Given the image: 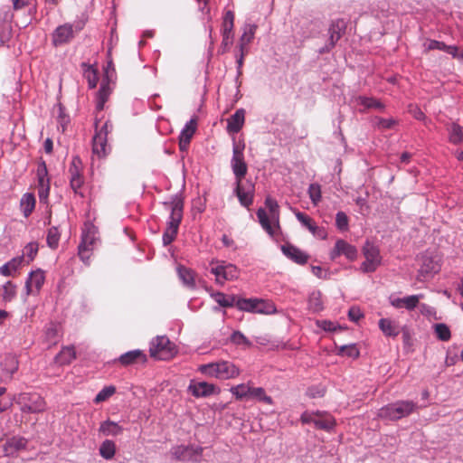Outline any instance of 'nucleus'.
<instances>
[{
    "instance_id": "obj_1",
    "label": "nucleus",
    "mask_w": 463,
    "mask_h": 463,
    "mask_svg": "<svg viewBox=\"0 0 463 463\" xmlns=\"http://www.w3.org/2000/svg\"><path fill=\"white\" fill-rule=\"evenodd\" d=\"M164 206L166 210L170 211L166 228L162 237L164 246H167L175 241L178 233L183 219L184 203L180 198L175 197L169 202H165Z\"/></svg>"
},
{
    "instance_id": "obj_2",
    "label": "nucleus",
    "mask_w": 463,
    "mask_h": 463,
    "mask_svg": "<svg viewBox=\"0 0 463 463\" xmlns=\"http://www.w3.org/2000/svg\"><path fill=\"white\" fill-rule=\"evenodd\" d=\"M199 371L209 376L220 380L234 379L240 375V369L233 363L230 361H219L216 363H210L202 364Z\"/></svg>"
},
{
    "instance_id": "obj_3",
    "label": "nucleus",
    "mask_w": 463,
    "mask_h": 463,
    "mask_svg": "<svg viewBox=\"0 0 463 463\" xmlns=\"http://www.w3.org/2000/svg\"><path fill=\"white\" fill-rule=\"evenodd\" d=\"M98 229L90 222L84 223L81 232V241L78 247V254L80 259L86 265L90 264V259L93 247L98 240Z\"/></svg>"
},
{
    "instance_id": "obj_4",
    "label": "nucleus",
    "mask_w": 463,
    "mask_h": 463,
    "mask_svg": "<svg viewBox=\"0 0 463 463\" xmlns=\"http://www.w3.org/2000/svg\"><path fill=\"white\" fill-rule=\"evenodd\" d=\"M236 307L241 311L250 313L264 315H272L277 313L276 306L272 301L257 298H238Z\"/></svg>"
},
{
    "instance_id": "obj_5",
    "label": "nucleus",
    "mask_w": 463,
    "mask_h": 463,
    "mask_svg": "<svg viewBox=\"0 0 463 463\" xmlns=\"http://www.w3.org/2000/svg\"><path fill=\"white\" fill-rule=\"evenodd\" d=\"M14 401L23 413H40L46 410L45 400L35 392H21Z\"/></svg>"
},
{
    "instance_id": "obj_6",
    "label": "nucleus",
    "mask_w": 463,
    "mask_h": 463,
    "mask_svg": "<svg viewBox=\"0 0 463 463\" xmlns=\"http://www.w3.org/2000/svg\"><path fill=\"white\" fill-rule=\"evenodd\" d=\"M303 424H314L316 429L330 432L334 430L336 422L335 418L324 411H306L300 416Z\"/></svg>"
},
{
    "instance_id": "obj_7",
    "label": "nucleus",
    "mask_w": 463,
    "mask_h": 463,
    "mask_svg": "<svg viewBox=\"0 0 463 463\" xmlns=\"http://www.w3.org/2000/svg\"><path fill=\"white\" fill-rule=\"evenodd\" d=\"M418 262L420 279L432 278L441 268V258L436 251H425L419 257Z\"/></svg>"
},
{
    "instance_id": "obj_8",
    "label": "nucleus",
    "mask_w": 463,
    "mask_h": 463,
    "mask_svg": "<svg viewBox=\"0 0 463 463\" xmlns=\"http://www.w3.org/2000/svg\"><path fill=\"white\" fill-rule=\"evenodd\" d=\"M244 148L245 144L243 142H236L233 138L231 168L235 180H242L248 172V165L244 158Z\"/></svg>"
},
{
    "instance_id": "obj_9",
    "label": "nucleus",
    "mask_w": 463,
    "mask_h": 463,
    "mask_svg": "<svg viewBox=\"0 0 463 463\" xmlns=\"http://www.w3.org/2000/svg\"><path fill=\"white\" fill-rule=\"evenodd\" d=\"M150 355L157 360H168L174 356L175 345L165 335H158L152 340L149 347Z\"/></svg>"
},
{
    "instance_id": "obj_10",
    "label": "nucleus",
    "mask_w": 463,
    "mask_h": 463,
    "mask_svg": "<svg viewBox=\"0 0 463 463\" xmlns=\"http://www.w3.org/2000/svg\"><path fill=\"white\" fill-rule=\"evenodd\" d=\"M172 457L178 461L201 462L203 448L195 445H177L171 449Z\"/></svg>"
},
{
    "instance_id": "obj_11",
    "label": "nucleus",
    "mask_w": 463,
    "mask_h": 463,
    "mask_svg": "<svg viewBox=\"0 0 463 463\" xmlns=\"http://www.w3.org/2000/svg\"><path fill=\"white\" fill-rule=\"evenodd\" d=\"M210 272L215 276V282L219 285H223L226 281L235 279L239 276L237 267L225 261L212 262Z\"/></svg>"
},
{
    "instance_id": "obj_12",
    "label": "nucleus",
    "mask_w": 463,
    "mask_h": 463,
    "mask_svg": "<svg viewBox=\"0 0 463 463\" xmlns=\"http://www.w3.org/2000/svg\"><path fill=\"white\" fill-rule=\"evenodd\" d=\"M363 254L365 260L361 264V270L364 273H371L377 269L381 265L382 257L377 246L369 241H366L363 247Z\"/></svg>"
},
{
    "instance_id": "obj_13",
    "label": "nucleus",
    "mask_w": 463,
    "mask_h": 463,
    "mask_svg": "<svg viewBox=\"0 0 463 463\" xmlns=\"http://www.w3.org/2000/svg\"><path fill=\"white\" fill-rule=\"evenodd\" d=\"M36 178H37V192L38 197L41 203L47 204L49 194H50V178L48 175V170L46 163L42 160L38 163L37 170H36Z\"/></svg>"
},
{
    "instance_id": "obj_14",
    "label": "nucleus",
    "mask_w": 463,
    "mask_h": 463,
    "mask_svg": "<svg viewBox=\"0 0 463 463\" xmlns=\"http://www.w3.org/2000/svg\"><path fill=\"white\" fill-rule=\"evenodd\" d=\"M81 29L82 26L80 24L75 25L66 23L59 25L52 34V44L57 47L69 43Z\"/></svg>"
},
{
    "instance_id": "obj_15",
    "label": "nucleus",
    "mask_w": 463,
    "mask_h": 463,
    "mask_svg": "<svg viewBox=\"0 0 463 463\" xmlns=\"http://www.w3.org/2000/svg\"><path fill=\"white\" fill-rule=\"evenodd\" d=\"M346 29V23L343 19H336L331 22L328 28V40L324 47L319 49V53L329 52L341 39Z\"/></svg>"
},
{
    "instance_id": "obj_16",
    "label": "nucleus",
    "mask_w": 463,
    "mask_h": 463,
    "mask_svg": "<svg viewBox=\"0 0 463 463\" xmlns=\"http://www.w3.org/2000/svg\"><path fill=\"white\" fill-rule=\"evenodd\" d=\"M234 194L237 196L240 204L245 208H249L254 200L255 185L252 182L248 181L246 184L242 180H235Z\"/></svg>"
},
{
    "instance_id": "obj_17",
    "label": "nucleus",
    "mask_w": 463,
    "mask_h": 463,
    "mask_svg": "<svg viewBox=\"0 0 463 463\" xmlns=\"http://www.w3.org/2000/svg\"><path fill=\"white\" fill-rule=\"evenodd\" d=\"M342 255L348 260L353 261L357 257V250L346 241L339 239L335 241V247L331 250L329 257L332 260H335Z\"/></svg>"
},
{
    "instance_id": "obj_18",
    "label": "nucleus",
    "mask_w": 463,
    "mask_h": 463,
    "mask_svg": "<svg viewBox=\"0 0 463 463\" xmlns=\"http://www.w3.org/2000/svg\"><path fill=\"white\" fill-rule=\"evenodd\" d=\"M188 391L195 398L209 397L213 394H219L221 390L219 387L207 382H194L191 381Z\"/></svg>"
},
{
    "instance_id": "obj_19",
    "label": "nucleus",
    "mask_w": 463,
    "mask_h": 463,
    "mask_svg": "<svg viewBox=\"0 0 463 463\" xmlns=\"http://www.w3.org/2000/svg\"><path fill=\"white\" fill-rule=\"evenodd\" d=\"M45 281V276L42 269L31 271L25 281V295H37Z\"/></svg>"
},
{
    "instance_id": "obj_20",
    "label": "nucleus",
    "mask_w": 463,
    "mask_h": 463,
    "mask_svg": "<svg viewBox=\"0 0 463 463\" xmlns=\"http://www.w3.org/2000/svg\"><path fill=\"white\" fill-rule=\"evenodd\" d=\"M28 440L21 436H13L6 439L3 445V450L5 456H14L19 451L25 449Z\"/></svg>"
},
{
    "instance_id": "obj_21",
    "label": "nucleus",
    "mask_w": 463,
    "mask_h": 463,
    "mask_svg": "<svg viewBox=\"0 0 463 463\" xmlns=\"http://www.w3.org/2000/svg\"><path fill=\"white\" fill-rule=\"evenodd\" d=\"M293 212L297 220L301 223V225L307 229L314 236L320 239L326 238L325 231L318 227L317 223L312 220V218L299 211L294 210Z\"/></svg>"
},
{
    "instance_id": "obj_22",
    "label": "nucleus",
    "mask_w": 463,
    "mask_h": 463,
    "mask_svg": "<svg viewBox=\"0 0 463 463\" xmlns=\"http://www.w3.org/2000/svg\"><path fill=\"white\" fill-rule=\"evenodd\" d=\"M196 120L191 118L185 123L179 135V148L181 151H186L191 139L196 130Z\"/></svg>"
},
{
    "instance_id": "obj_23",
    "label": "nucleus",
    "mask_w": 463,
    "mask_h": 463,
    "mask_svg": "<svg viewBox=\"0 0 463 463\" xmlns=\"http://www.w3.org/2000/svg\"><path fill=\"white\" fill-rule=\"evenodd\" d=\"M110 151L105 132L95 133L92 138V153L99 158L105 157Z\"/></svg>"
},
{
    "instance_id": "obj_24",
    "label": "nucleus",
    "mask_w": 463,
    "mask_h": 463,
    "mask_svg": "<svg viewBox=\"0 0 463 463\" xmlns=\"http://www.w3.org/2000/svg\"><path fill=\"white\" fill-rule=\"evenodd\" d=\"M118 361L124 366L139 363L145 364L146 362V355L142 350L135 349L122 354Z\"/></svg>"
},
{
    "instance_id": "obj_25",
    "label": "nucleus",
    "mask_w": 463,
    "mask_h": 463,
    "mask_svg": "<svg viewBox=\"0 0 463 463\" xmlns=\"http://www.w3.org/2000/svg\"><path fill=\"white\" fill-rule=\"evenodd\" d=\"M281 250L285 256L298 264L303 265L308 260L307 254L292 244L282 245Z\"/></svg>"
},
{
    "instance_id": "obj_26",
    "label": "nucleus",
    "mask_w": 463,
    "mask_h": 463,
    "mask_svg": "<svg viewBox=\"0 0 463 463\" xmlns=\"http://www.w3.org/2000/svg\"><path fill=\"white\" fill-rule=\"evenodd\" d=\"M245 121V110L237 109L233 115L227 119V131L229 133H238L243 127Z\"/></svg>"
},
{
    "instance_id": "obj_27",
    "label": "nucleus",
    "mask_w": 463,
    "mask_h": 463,
    "mask_svg": "<svg viewBox=\"0 0 463 463\" xmlns=\"http://www.w3.org/2000/svg\"><path fill=\"white\" fill-rule=\"evenodd\" d=\"M380 415L382 417L389 418L390 420H398L403 417L404 415V404L403 403H394L389 404L384 408L381 409Z\"/></svg>"
},
{
    "instance_id": "obj_28",
    "label": "nucleus",
    "mask_w": 463,
    "mask_h": 463,
    "mask_svg": "<svg viewBox=\"0 0 463 463\" xmlns=\"http://www.w3.org/2000/svg\"><path fill=\"white\" fill-rule=\"evenodd\" d=\"M379 328L383 334L388 337H395L401 332L399 325L389 318H381L379 320Z\"/></svg>"
},
{
    "instance_id": "obj_29",
    "label": "nucleus",
    "mask_w": 463,
    "mask_h": 463,
    "mask_svg": "<svg viewBox=\"0 0 463 463\" xmlns=\"http://www.w3.org/2000/svg\"><path fill=\"white\" fill-rule=\"evenodd\" d=\"M36 199L33 193H25L20 200V210L25 218H28L33 212Z\"/></svg>"
},
{
    "instance_id": "obj_30",
    "label": "nucleus",
    "mask_w": 463,
    "mask_h": 463,
    "mask_svg": "<svg viewBox=\"0 0 463 463\" xmlns=\"http://www.w3.org/2000/svg\"><path fill=\"white\" fill-rule=\"evenodd\" d=\"M307 308L313 314L319 313L324 309L322 294L319 290H313L309 293L307 298Z\"/></svg>"
},
{
    "instance_id": "obj_31",
    "label": "nucleus",
    "mask_w": 463,
    "mask_h": 463,
    "mask_svg": "<svg viewBox=\"0 0 463 463\" xmlns=\"http://www.w3.org/2000/svg\"><path fill=\"white\" fill-rule=\"evenodd\" d=\"M447 132L449 141L453 145L463 143V127L458 123H450L447 125Z\"/></svg>"
},
{
    "instance_id": "obj_32",
    "label": "nucleus",
    "mask_w": 463,
    "mask_h": 463,
    "mask_svg": "<svg viewBox=\"0 0 463 463\" xmlns=\"http://www.w3.org/2000/svg\"><path fill=\"white\" fill-rule=\"evenodd\" d=\"M99 431L104 436L116 437L123 432V427H121L120 425H118V423L115 421L107 420L100 423Z\"/></svg>"
},
{
    "instance_id": "obj_33",
    "label": "nucleus",
    "mask_w": 463,
    "mask_h": 463,
    "mask_svg": "<svg viewBox=\"0 0 463 463\" xmlns=\"http://www.w3.org/2000/svg\"><path fill=\"white\" fill-rule=\"evenodd\" d=\"M111 93V88L109 86V80L103 79L98 91L97 105L96 108L99 110H102L106 101L108 100Z\"/></svg>"
},
{
    "instance_id": "obj_34",
    "label": "nucleus",
    "mask_w": 463,
    "mask_h": 463,
    "mask_svg": "<svg viewBox=\"0 0 463 463\" xmlns=\"http://www.w3.org/2000/svg\"><path fill=\"white\" fill-rule=\"evenodd\" d=\"M76 358V352L73 346H65L56 354L54 361L59 365L71 364Z\"/></svg>"
},
{
    "instance_id": "obj_35",
    "label": "nucleus",
    "mask_w": 463,
    "mask_h": 463,
    "mask_svg": "<svg viewBox=\"0 0 463 463\" xmlns=\"http://www.w3.org/2000/svg\"><path fill=\"white\" fill-rule=\"evenodd\" d=\"M24 256L15 257L0 267V275L5 277L12 276L21 267Z\"/></svg>"
},
{
    "instance_id": "obj_36",
    "label": "nucleus",
    "mask_w": 463,
    "mask_h": 463,
    "mask_svg": "<svg viewBox=\"0 0 463 463\" xmlns=\"http://www.w3.org/2000/svg\"><path fill=\"white\" fill-rule=\"evenodd\" d=\"M212 298L219 304L222 307H236L237 298L235 296L226 295L222 292H212Z\"/></svg>"
},
{
    "instance_id": "obj_37",
    "label": "nucleus",
    "mask_w": 463,
    "mask_h": 463,
    "mask_svg": "<svg viewBox=\"0 0 463 463\" xmlns=\"http://www.w3.org/2000/svg\"><path fill=\"white\" fill-rule=\"evenodd\" d=\"M81 66L83 68V76L88 81L89 88H96L99 80L97 69L94 66L85 62H83Z\"/></svg>"
},
{
    "instance_id": "obj_38",
    "label": "nucleus",
    "mask_w": 463,
    "mask_h": 463,
    "mask_svg": "<svg viewBox=\"0 0 463 463\" xmlns=\"http://www.w3.org/2000/svg\"><path fill=\"white\" fill-rule=\"evenodd\" d=\"M12 8L17 12L27 8L29 14H34L37 11V0H11Z\"/></svg>"
},
{
    "instance_id": "obj_39",
    "label": "nucleus",
    "mask_w": 463,
    "mask_h": 463,
    "mask_svg": "<svg viewBox=\"0 0 463 463\" xmlns=\"http://www.w3.org/2000/svg\"><path fill=\"white\" fill-rule=\"evenodd\" d=\"M177 273L184 285L191 288L195 287L194 273L192 269L180 265L177 267Z\"/></svg>"
},
{
    "instance_id": "obj_40",
    "label": "nucleus",
    "mask_w": 463,
    "mask_h": 463,
    "mask_svg": "<svg viewBox=\"0 0 463 463\" xmlns=\"http://www.w3.org/2000/svg\"><path fill=\"white\" fill-rule=\"evenodd\" d=\"M255 31H256V25H253V24L245 25V27L243 29V33L240 38V43H239L240 50H247L248 44L254 38Z\"/></svg>"
},
{
    "instance_id": "obj_41",
    "label": "nucleus",
    "mask_w": 463,
    "mask_h": 463,
    "mask_svg": "<svg viewBox=\"0 0 463 463\" xmlns=\"http://www.w3.org/2000/svg\"><path fill=\"white\" fill-rule=\"evenodd\" d=\"M16 296V286L12 281L5 282L0 288V297L4 302H11Z\"/></svg>"
},
{
    "instance_id": "obj_42",
    "label": "nucleus",
    "mask_w": 463,
    "mask_h": 463,
    "mask_svg": "<svg viewBox=\"0 0 463 463\" xmlns=\"http://www.w3.org/2000/svg\"><path fill=\"white\" fill-rule=\"evenodd\" d=\"M99 454L105 459H111L116 453V444L113 440L106 439L99 447Z\"/></svg>"
},
{
    "instance_id": "obj_43",
    "label": "nucleus",
    "mask_w": 463,
    "mask_h": 463,
    "mask_svg": "<svg viewBox=\"0 0 463 463\" xmlns=\"http://www.w3.org/2000/svg\"><path fill=\"white\" fill-rule=\"evenodd\" d=\"M250 389L251 386L250 385V383H240L231 387L230 392L237 400H242L250 396Z\"/></svg>"
},
{
    "instance_id": "obj_44",
    "label": "nucleus",
    "mask_w": 463,
    "mask_h": 463,
    "mask_svg": "<svg viewBox=\"0 0 463 463\" xmlns=\"http://www.w3.org/2000/svg\"><path fill=\"white\" fill-rule=\"evenodd\" d=\"M356 100L359 105L364 106L365 109H376L379 110L384 109V105L380 100L372 97L359 96Z\"/></svg>"
},
{
    "instance_id": "obj_45",
    "label": "nucleus",
    "mask_w": 463,
    "mask_h": 463,
    "mask_svg": "<svg viewBox=\"0 0 463 463\" xmlns=\"http://www.w3.org/2000/svg\"><path fill=\"white\" fill-rule=\"evenodd\" d=\"M250 398L255 399L259 402H263L269 405L273 404V399L266 394L262 387H252L250 392Z\"/></svg>"
},
{
    "instance_id": "obj_46",
    "label": "nucleus",
    "mask_w": 463,
    "mask_h": 463,
    "mask_svg": "<svg viewBox=\"0 0 463 463\" xmlns=\"http://www.w3.org/2000/svg\"><path fill=\"white\" fill-rule=\"evenodd\" d=\"M257 217L261 227L270 235L274 234V227L271 225L266 211L263 208L258 209Z\"/></svg>"
},
{
    "instance_id": "obj_47",
    "label": "nucleus",
    "mask_w": 463,
    "mask_h": 463,
    "mask_svg": "<svg viewBox=\"0 0 463 463\" xmlns=\"http://www.w3.org/2000/svg\"><path fill=\"white\" fill-rule=\"evenodd\" d=\"M265 205L269 211L270 218L275 222V225L279 227V204L278 202L270 196H267L265 199Z\"/></svg>"
},
{
    "instance_id": "obj_48",
    "label": "nucleus",
    "mask_w": 463,
    "mask_h": 463,
    "mask_svg": "<svg viewBox=\"0 0 463 463\" xmlns=\"http://www.w3.org/2000/svg\"><path fill=\"white\" fill-rule=\"evenodd\" d=\"M337 354L355 359L360 355V352L355 344H350L341 345L338 348Z\"/></svg>"
},
{
    "instance_id": "obj_49",
    "label": "nucleus",
    "mask_w": 463,
    "mask_h": 463,
    "mask_svg": "<svg viewBox=\"0 0 463 463\" xmlns=\"http://www.w3.org/2000/svg\"><path fill=\"white\" fill-rule=\"evenodd\" d=\"M307 194L309 195V198H310L312 203L315 206H317L322 199L320 184H318L317 183L310 184L308 186V189H307Z\"/></svg>"
},
{
    "instance_id": "obj_50",
    "label": "nucleus",
    "mask_w": 463,
    "mask_h": 463,
    "mask_svg": "<svg viewBox=\"0 0 463 463\" xmlns=\"http://www.w3.org/2000/svg\"><path fill=\"white\" fill-rule=\"evenodd\" d=\"M68 172L70 177L82 175V162L78 156L72 157Z\"/></svg>"
},
{
    "instance_id": "obj_51",
    "label": "nucleus",
    "mask_w": 463,
    "mask_h": 463,
    "mask_svg": "<svg viewBox=\"0 0 463 463\" xmlns=\"http://www.w3.org/2000/svg\"><path fill=\"white\" fill-rule=\"evenodd\" d=\"M116 392V387L113 385L105 386L102 388L94 399L95 403H100L108 400Z\"/></svg>"
},
{
    "instance_id": "obj_52",
    "label": "nucleus",
    "mask_w": 463,
    "mask_h": 463,
    "mask_svg": "<svg viewBox=\"0 0 463 463\" xmlns=\"http://www.w3.org/2000/svg\"><path fill=\"white\" fill-rule=\"evenodd\" d=\"M435 334L441 341H449L451 337L450 330L445 324L439 323L434 326Z\"/></svg>"
},
{
    "instance_id": "obj_53",
    "label": "nucleus",
    "mask_w": 463,
    "mask_h": 463,
    "mask_svg": "<svg viewBox=\"0 0 463 463\" xmlns=\"http://www.w3.org/2000/svg\"><path fill=\"white\" fill-rule=\"evenodd\" d=\"M59 331L55 325L50 324L45 329V339L50 345H54L59 339Z\"/></svg>"
},
{
    "instance_id": "obj_54",
    "label": "nucleus",
    "mask_w": 463,
    "mask_h": 463,
    "mask_svg": "<svg viewBox=\"0 0 463 463\" xmlns=\"http://www.w3.org/2000/svg\"><path fill=\"white\" fill-rule=\"evenodd\" d=\"M47 244L50 248H57L60 241V232L57 227H52L47 233Z\"/></svg>"
},
{
    "instance_id": "obj_55",
    "label": "nucleus",
    "mask_w": 463,
    "mask_h": 463,
    "mask_svg": "<svg viewBox=\"0 0 463 463\" xmlns=\"http://www.w3.org/2000/svg\"><path fill=\"white\" fill-rule=\"evenodd\" d=\"M231 342L237 345L250 346V341L241 332L234 331L231 335Z\"/></svg>"
},
{
    "instance_id": "obj_56",
    "label": "nucleus",
    "mask_w": 463,
    "mask_h": 463,
    "mask_svg": "<svg viewBox=\"0 0 463 463\" xmlns=\"http://www.w3.org/2000/svg\"><path fill=\"white\" fill-rule=\"evenodd\" d=\"M335 226L338 230L345 232L348 230L349 220L344 212H338L335 215Z\"/></svg>"
},
{
    "instance_id": "obj_57",
    "label": "nucleus",
    "mask_w": 463,
    "mask_h": 463,
    "mask_svg": "<svg viewBox=\"0 0 463 463\" xmlns=\"http://www.w3.org/2000/svg\"><path fill=\"white\" fill-rule=\"evenodd\" d=\"M5 370L9 374L11 378L13 374L18 370V362L14 357H8L5 359Z\"/></svg>"
},
{
    "instance_id": "obj_58",
    "label": "nucleus",
    "mask_w": 463,
    "mask_h": 463,
    "mask_svg": "<svg viewBox=\"0 0 463 463\" xmlns=\"http://www.w3.org/2000/svg\"><path fill=\"white\" fill-rule=\"evenodd\" d=\"M325 393L326 389L321 385L311 386L307 391V395L310 398H320L323 397Z\"/></svg>"
},
{
    "instance_id": "obj_59",
    "label": "nucleus",
    "mask_w": 463,
    "mask_h": 463,
    "mask_svg": "<svg viewBox=\"0 0 463 463\" xmlns=\"http://www.w3.org/2000/svg\"><path fill=\"white\" fill-rule=\"evenodd\" d=\"M38 251V244L36 242H29L24 248V255H26L29 260H33Z\"/></svg>"
},
{
    "instance_id": "obj_60",
    "label": "nucleus",
    "mask_w": 463,
    "mask_h": 463,
    "mask_svg": "<svg viewBox=\"0 0 463 463\" xmlns=\"http://www.w3.org/2000/svg\"><path fill=\"white\" fill-rule=\"evenodd\" d=\"M84 184L83 176L70 177V185L75 194H79Z\"/></svg>"
},
{
    "instance_id": "obj_61",
    "label": "nucleus",
    "mask_w": 463,
    "mask_h": 463,
    "mask_svg": "<svg viewBox=\"0 0 463 463\" xmlns=\"http://www.w3.org/2000/svg\"><path fill=\"white\" fill-rule=\"evenodd\" d=\"M316 324L321 329L328 332H335L337 328V326L330 320H317Z\"/></svg>"
},
{
    "instance_id": "obj_62",
    "label": "nucleus",
    "mask_w": 463,
    "mask_h": 463,
    "mask_svg": "<svg viewBox=\"0 0 463 463\" xmlns=\"http://www.w3.org/2000/svg\"><path fill=\"white\" fill-rule=\"evenodd\" d=\"M70 119L69 117L65 115L64 113V108L61 104L58 105V122L61 126L62 130L64 131L65 127L69 123Z\"/></svg>"
},
{
    "instance_id": "obj_63",
    "label": "nucleus",
    "mask_w": 463,
    "mask_h": 463,
    "mask_svg": "<svg viewBox=\"0 0 463 463\" xmlns=\"http://www.w3.org/2000/svg\"><path fill=\"white\" fill-rule=\"evenodd\" d=\"M376 125L382 129H391L395 125V121L392 118H376Z\"/></svg>"
},
{
    "instance_id": "obj_64",
    "label": "nucleus",
    "mask_w": 463,
    "mask_h": 463,
    "mask_svg": "<svg viewBox=\"0 0 463 463\" xmlns=\"http://www.w3.org/2000/svg\"><path fill=\"white\" fill-rule=\"evenodd\" d=\"M364 317L361 309L357 307H350L348 311V317L353 322H358Z\"/></svg>"
}]
</instances>
